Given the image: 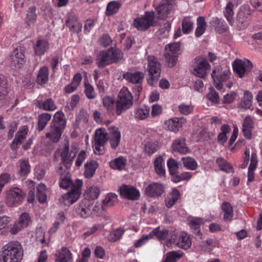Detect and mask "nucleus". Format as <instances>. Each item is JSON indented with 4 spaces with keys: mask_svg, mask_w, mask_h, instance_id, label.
Wrapping results in <instances>:
<instances>
[{
    "mask_svg": "<svg viewBox=\"0 0 262 262\" xmlns=\"http://www.w3.org/2000/svg\"><path fill=\"white\" fill-rule=\"evenodd\" d=\"M24 255L21 245L16 241L5 245L0 252V262H21Z\"/></svg>",
    "mask_w": 262,
    "mask_h": 262,
    "instance_id": "obj_1",
    "label": "nucleus"
},
{
    "mask_svg": "<svg viewBox=\"0 0 262 262\" xmlns=\"http://www.w3.org/2000/svg\"><path fill=\"white\" fill-rule=\"evenodd\" d=\"M98 167V164L96 161L90 160L87 161L84 165V174L85 178H90L92 177Z\"/></svg>",
    "mask_w": 262,
    "mask_h": 262,
    "instance_id": "obj_32",
    "label": "nucleus"
},
{
    "mask_svg": "<svg viewBox=\"0 0 262 262\" xmlns=\"http://www.w3.org/2000/svg\"><path fill=\"white\" fill-rule=\"evenodd\" d=\"M164 190L165 187L162 184L154 182L145 188L144 193L148 197L156 198L161 196Z\"/></svg>",
    "mask_w": 262,
    "mask_h": 262,
    "instance_id": "obj_16",
    "label": "nucleus"
},
{
    "mask_svg": "<svg viewBox=\"0 0 262 262\" xmlns=\"http://www.w3.org/2000/svg\"><path fill=\"white\" fill-rule=\"evenodd\" d=\"M163 161V158L161 156H159L156 158L154 161V168L155 171L157 174L161 177L164 176L165 174Z\"/></svg>",
    "mask_w": 262,
    "mask_h": 262,
    "instance_id": "obj_48",
    "label": "nucleus"
},
{
    "mask_svg": "<svg viewBox=\"0 0 262 262\" xmlns=\"http://www.w3.org/2000/svg\"><path fill=\"white\" fill-rule=\"evenodd\" d=\"M150 233L152 238L155 236L160 241L166 239L172 241V232L167 229H161L160 227H158L154 229Z\"/></svg>",
    "mask_w": 262,
    "mask_h": 262,
    "instance_id": "obj_21",
    "label": "nucleus"
},
{
    "mask_svg": "<svg viewBox=\"0 0 262 262\" xmlns=\"http://www.w3.org/2000/svg\"><path fill=\"white\" fill-rule=\"evenodd\" d=\"M187 120L184 118L174 117L166 120L165 124L168 130L178 133L180 129L186 123Z\"/></svg>",
    "mask_w": 262,
    "mask_h": 262,
    "instance_id": "obj_18",
    "label": "nucleus"
},
{
    "mask_svg": "<svg viewBox=\"0 0 262 262\" xmlns=\"http://www.w3.org/2000/svg\"><path fill=\"white\" fill-rule=\"evenodd\" d=\"M103 105L110 113H113L116 108V101L113 97L105 96L102 99Z\"/></svg>",
    "mask_w": 262,
    "mask_h": 262,
    "instance_id": "obj_45",
    "label": "nucleus"
},
{
    "mask_svg": "<svg viewBox=\"0 0 262 262\" xmlns=\"http://www.w3.org/2000/svg\"><path fill=\"white\" fill-rule=\"evenodd\" d=\"M51 118V114L48 113H43L40 114L37 118V130L39 132L43 130Z\"/></svg>",
    "mask_w": 262,
    "mask_h": 262,
    "instance_id": "obj_33",
    "label": "nucleus"
},
{
    "mask_svg": "<svg viewBox=\"0 0 262 262\" xmlns=\"http://www.w3.org/2000/svg\"><path fill=\"white\" fill-rule=\"evenodd\" d=\"M133 104V96L128 88L123 86L119 92L116 101V113L118 116L129 109Z\"/></svg>",
    "mask_w": 262,
    "mask_h": 262,
    "instance_id": "obj_3",
    "label": "nucleus"
},
{
    "mask_svg": "<svg viewBox=\"0 0 262 262\" xmlns=\"http://www.w3.org/2000/svg\"><path fill=\"white\" fill-rule=\"evenodd\" d=\"M176 244L182 249H189L191 245V242L188 234L186 233H181Z\"/></svg>",
    "mask_w": 262,
    "mask_h": 262,
    "instance_id": "obj_40",
    "label": "nucleus"
},
{
    "mask_svg": "<svg viewBox=\"0 0 262 262\" xmlns=\"http://www.w3.org/2000/svg\"><path fill=\"white\" fill-rule=\"evenodd\" d=\"M34 48L37 55H42L48 50L49 44L48 42L45 39H39L37 41Z\"/></svg>",
    "mask_w": 262,
    "mask_h": 262,
    "instance_id": "obj_34",
    "label": "nucleus"
},
{
    "mask_svg": "<svg viewBox=\"0 0 262 262\" xmlns=\"http://www.w3.org/2000/svg\"><path fill=\"white\" fill-rule=\"evenodd\" d=\"M10 64L15 68H20L25 62V54L21 47L15 48L11 53L9 58Z\"/></svg>",
    "mask_w": 262,
    "mask_h": 262,
    "instance_id": "obj_14",
    "label": "nucleus"
},
{
    "mask_svg": "<svg viewBox=\"0 0 262 262\" xmlns=\"http://www.w3.org/2000/svg\"><path fill=\"white\" fill-rule=\"evenodd\" d=\"M252 63L248 59H236L232 63L234 72L239 78L245 76L246 73L250 71L252 68Z\"/></svg>",
    "mask_w": 262,
    "mask_h": 262,
    "instance_id": "obj_11",
    "label": "nucleus"
},
{
    "mask_svg": "<svg viewBox=\"0 0 262 262\" xmlns=\"http://www.w3.org/2000/svg\"><path fill=\"white\" fill-rule=\"evenodd\" d=\"M182 256L181 251H171L167 253L166 258L162 262H176Z\"/></svg>",
    "mask_w": 262,
    "mask_h": 262,
    "instance_id": "obj_52",
    "label": "nucleus"
},
{
    "mask_svg": "<svg viewBox=\"0 0 262 262\" xmlns=\"http://www.w3.org/2000/svg\"><path fill=\"white\" fill-rule=\"evenodd\" d=\"M108 139V137L107 134L104 129L99 128L96 130L95 138V142L105 144Z\"/></svg>",
    "mask_w": 262,
    "mask_h": 262,
    "instance_id": "obj_49",
    "label": "nucleus"
},
{
    "mask_svg": "<svg viewBox=\"0 0 262 262\" xmlns=\"http://www.w3.org/2000/svg\"><path fill=\"white\" fill-rule=\"evenodd\" d=\"M123 77L130 83L141 84L143 81L144 75L140 72H126L123 75Z\"/></svg>",
    "mask_w": 262,
    "mask_h": 262,
    "instance_id": "obj_27",
    "label": "nucleus"
},
{
    "mask_svg": "<svg viewBox=\"0 0 262 262\" xmlns=\"http://www.w3.org/2000/svg\"><path fill=\"white\" fill-rule=\"evenodd\" d=\"M48 190L46 186L42 183L39 184L37 187V198L40 203H44L47 199Z\"/></svg>",
    "mask_w": 262,
    "mask_h": 262,
    "instance_id": "obj_43",
    "label": "nucleus"
},
{
    "mask_svg": "<svg viewBox=\"0 0 262 262\" xmlns=\"http://www.w3.org/2000/svg\"><path fill=\"white\" fill-rule=\"evenodd\" d=\"M147 70L150 77L147 79V83L150 85L155 84L161 76V64L158 59L154 56L147 57Z\"/></svg>",
    "mask_w": 262,
    "mask_h": 262,
    "instance_id": "obj_4",
    "label": "nucleus"
},
{
    "mask_svg": "<svg viewBox=\"0 0 262 262\" xmlns=\"http://www.w3.org/2000/svg\"><path fill=\"white\" fill-rule=\"evenodd\" d=\"M127 160L123 157H119L109 163L110 166L113 169L122 170L126 166Z\"/></svg>",
    "mask_w": 262,
    "mask_h": 262,
    "instance_id": "obj_37",
    "label": "nucleus"
},
{
    "mask_svg": "<svg viewBox=\"0 0 262 262\" xmlns=\"http://www.w3.org/2000/svg\"><path fill=\"white\" fill-rule=\"evenodd\" d=\"M119 190L121 196L129 200H137L140 196L139 191L130 185H123L120 187Z\"/></svg>",
    "mask_w": 262,
    "mask_h": 262,
    "instance_id": "obj_15",
    "label": "nucleus"
},
{
    "mask_svg": "<svg viewBox=\"0 0 262 262\" xmlns=\"http://www.w3.org/2000/svg\"><path fill=\"white\" fill-rule=\"evenodd\" d=\"M66 25L74 33H78L81 31L82 24L76 15H70L66 20Z\"/></svg>",
    "mask_w": 262,
    "mask_h": 262,
    "instance_id": "obj_24",
    "label": "nucleus"
},
{
    "mask_svg": "<svg viewBox=\"0 0 262 262\" xmlns=\"http://www.w3.org/2000/svg\"><path fill=\"white\" fill-rule=\"evenodd\" d=\"M82 184L81 180H76L71 191L62 195V202L66 205H72L77 201L81 194Z\"/></svg>",
    "mask_w": 262,
    "mask_h": 262,
    "instance_id": "obj_6",
    "label": "nucleus"
},
{
    "mask_svg": "<svg viewBox=\"0 0 262 262\" xmlns=\"http://www.w3.org/2000/svg\"><path fill=\"white\" fill-rule=\"evenodd\" d=\"M23 198L21 190L17 187H14L8 191L6 203L10 207L16 206L23 200Z\"/></svg>",
    "mask_w": 262,
    "mask_h": 262,
    "instance_id": "obj_12",
    "label": "nucleus"
},
{
    "mask_svg": "<svg viewBox=\"0 0 262 262\" xmlns=\"http://www.w3.org/2000/svg\"><path fill=\"white\" fill-rule=\"evenodd\" d=\"M257 165V158L256 153L252 152L251 156L250 164L248 172V182H251L254 179V172Z\"/></svg>",
    "mask_w": 262,
    "mask_h": 262,
    "instance_id": "obj_31",
    "label": "nucleus"
},
{
    "mask_svg": "<svg viewBox=\"0 0 262 262\" xmlns=\"http://www.w3.org/2000/svg\"><path fill=\"white\" fill-rule=\"evenodd\" d=\"M117 200V195L114 193H109L103 201L102 209L105 210V206H112Z\"/></svg>",
    "mask_w": 262,
    "mask_h": 262,
    "instance_id": "obj_53",
    "label": "nucleus"
},
{
    "mask_svg": "<svg viewBox=\"0 0 262 262\" xmlns=\"http://www.w3.org/2000/svg\"><path fill=\"white\" fill-rule=\"evenodd\" d=\"M58 152L60 155L61 163L65 166L64 169H68L71 167L76 156L75 152H69V144L68 143H66L62 148L58 149Z\"/></svg>",
    "mask_w": 262,
    "mask_h": 262,
    "instance_id": "obj_13",
    "label": "nucleus"
},
{
    "mask_svg": "<svg viewBox=\"0 0 262 262\" xmlns=\"http://www.w3.org/2000/svg\"><path fill=\"white\" fill-rule=\"evenodd\" d=\"M66 119L62 111L57 112L54 115L51 125L64 130L66 126Z\"/></svg>",
    "mask_w": 262,
    "mask_h": 262,
    "instance_id": "obj_25",
    "label": "nucleus"
},
{
    "mask_svg": "<svg viewBox=\"0 0 262 262\" xmlns=\"http://www.w3.org/2000/svg\"><path fill=\"white\" fill-rule=\"evenodd\" d=\"M154 13L153 12H146L141 16L136 18L134 20V26L140 31H145L154 25Z\"/></svg>",
    "mask_w": 262,
    "mask_h": 262,
    "instance_id": "obj_7",
    "label": "nucleus"
},
{
    "mask_svg": "<svg viewBox=\"0 0 262 262\" xmlns=\"http://www.w3.org/2000/svg\"><path fill=\"white\" fill-rule=\"evenodd\" d=\"M172 150L182 154H186L189 151L188 147L186 146L185 139L181 137L174 140L171 145Z\"/></svg>",
    "mask_w": 262,
    "mask_h": 262,
    "instance_id": "obj_23",
    "label": "nucleus"
},
{
    "mask_svg": "<svg viewBox=\"0 0 262 262\" xmlns=\"http://www.w3.org/2000/svg\"><path fill=\"white\" fill-rule=\"evenodd\" d=\"M180 113L184 115H188L193 111L194 107L190 104L182 103L178 107Z\"/></svg>",
    "mask_w": 262,
    "mask_h": 262,
    "instance_id": "obj_58",
    "label": "nucleus"
},
{
    "mask_svg": "<svg viewBox=\"0 0 262 262\" xmlns=\"http://www.w3.org/2000/svg\"><path fill=\"white\" fill-rule=\"evenodd\" d=\"M30 166L28 161L23 160L20 162V174L26 176L30 172Z\"/></svg>",
    "mask_w": 262,
    "mask_h": 262,
    "instance_id": "obj_63",
    "label": "nucleus"
},
{
    "mask_svg": "<svg viewBox=\"0 0 262 262\" xmlns=\"http://www.w3.org/2000/svg\"><path fill=\"white\" fill-rule=\"evenodd\" d=\"M194 64L192 71L193 74L199 78H205L208 74L207 71L210 68L207 60L201 57H198L195 59Z\"/></svg>",
    "mask_w": 262,
    "mask_h": 262,
    "instance_id": "obj_10",
    "label": "nucleus"
},
{
    "mask_svg": "<svg viewBox=\"0 0 262 262\" xmlns=\"http://www.w3.org/2000/svg\"><path fill=\"white\" fill-rule=\"evenodd\" d=\"M110 137H108L111 146L113 149H116L119 145L121 140V133L118 127L115 126H111L108 128Z\"/></svg>",
    "mask_w": 262,
    "mask_h": 262,
    "instance_id": "obj_20",
    "label": "nucleus"
},
{
    "mask_svg": "<svg viewBox=\"0 0 262 262\" xmlns=\"http://www.w3.org/2000/svg\"><path fill=\"white\" fill-rule=\"evenodd\" d=\"M150 108L148 106L142 105L136 108L134 111V116L136 119L144 120L149 115Z\"/></svg>",
    "mask_w": 262,
    "mask_h": 262,
    "instance_id": "obj_35",
    "label": "nucleus"
},
{
    "mask_svg": "<svg viewBox=\"0 0 262 262\" xmlns=\"http://www.w3.org/2000/svg\"><path fill=\"white\" fill-rule=\"evenodd\" d=\"M230 71L226 68L223 69L220 66L216 67L212 71L211 77L214 82L215 88L220 90L223 88L222 83L226 81L229 78Z\"/></svg>",
    "mask_w": 262,
    "mask_h": 262,
    "instance_id": "obj_8",
    "label": "nucleus"
},
{
    "mask_svg": "<svg viewBox=\"0 0 262 262\" xmlns=\"http://www.w3.org/2000/svg\"><path fill=\"white\" fill-rule=\"evenodd\" d=\"M196 25L197 27L195 31V35L196 37H199L204 34L206 29L207 24L205 18L202 16L199 17L197 18Z\"/></svg>",
    "mask_w": 262,
    "mask_h": 262,
    "instance_id": "obj_46",
    "label": "nucleus"
},
{
    "mask_svg": "<svg viewBox=\"0 0 262 262\" xmlns=\"http://www.w3.org/2000/svg\"><path fill=\"white\" fill-rule=\"evenodd\" d=\"M151 238V234L150 233L148 234H144L135 243L134 246L137 248H140L147 243Z\"/></svg>",
    "mask_w": 262,
    "mask_h": 262,
    "instance_id": "obj_59",
    "label": "nucleus"
},
{
    "mask_svg": "<svg viewBox=\"0 0 262 262\" xmlns=\"http://www.w3.org/2000/svg\"><path fill=\"white\" fill-rule=\"evenodd\" d=\"M216 163L221 170L226 173H233L234 172V168L232 164L223 158H218L216 160Z\"/></svg>",
    "mask_w": 262,
    "mask_h": 262,
    "instance_id": "obj_36",
    "label": "nucleus"
},
{
    "mask_svg": "<svg viewBox=\"0 0 262 262\" xmlns=\"http://www.w3.org/2000/svg\"><path fill=\"white\" fill-rule=\"evenodd\" d=\"M176 0H162L156 9L157 17L161 19H165L171 17L176 7Z\"/></svg>",
    "mask_w": 262,
    "mask_h": 262,
    "instance_id": "obj_5",
    "label": "nucleus"
},
{
    "mask_svg": "<svg viewBox=\"0 0 262 262\" xmlns=\"http://www.w3.org/2000/svg\"><path fill=\"white\" fill-rule=\"evenodd\" d=\"M28 132V128L26 126H24L19 129L11 145L12 149H15L17 148V145L20 144L21 141L26 138Z\"/></svg>",
    "mask_w": 262,
    "mask_h": 262,
    "instance_id": "obj_28",
    "label": "nucleus"
},
{
    "mask_svg": "<svg viewBox=\"0 0 262 262\" xmlns=\"http://www.w3.org/2000/svg\"><path fill=\"white\" fill-rule=\"evenodd\" d=\"M63 130L50 124L49 130L46 133V137L53 142H57L61 137Z\"/></svg>",
    "mask_w": 262,
    "mask_h": 262,
    "instance_id": "obj_29",
    "label": "nucleus"
},
{
    "mask_svg": "<svg viewBox=\"0 0 262 262\" xmlns=\"http://www.w3.org/2000/svg\"><path fill=\"white\" fill-rule=\"evenodd\" d=\"M121 6V3L118 1H111L107 5L106 9V15H112L116 13Z\"/></svg>",
    "mask_w": 262,
    "mask_h": 262,
    "instance_id": "obj_50",
    "label": "nucleus"
},
{
    "mask_svg": "<svg viewBox=\"0 0 262 262\" xmlns=\"http://www.w3.org/2000/svg\"><path fill=\"white\" fill-rule=\"evenodd\" d=\"M233 4L231 2H229L226 7L224 11V15L226 17L228 21L232 25L234 22L233 19Z\"/></svg>",
    "mask_w": 262,
    "mask_h": 262,
    "instance_id": "obj_54",
    "label": "nucleus"
},
{
    "mask_svg": "<svg viewBox=\"0 0 262 262\" xmlns=\"http://www.w3.org/2000/svg\"><path fill=\"white\" fill-rule=\"evenodd\" d=\"M254 127V122L252 118L248 116L244 119L242 130L244 137L250 139L252 137V131Z\"/></svg>",
    "mask_w": 262,
    "mask_h": 262,
    "instance_id": "obj_22",
    "label": "nucleus"
},
{
    "mask_svg": "<svg viewBox=\"0 0 262 262\" xmlns=\"http://www.w3.org/2000/svg\"><path fill=\"white\" fill-rule=\"evenodd\" d=\"M11 221L10 217L6 215L0 216V235L3 234L4 229Z\"/></svg>",
    "mask_w": 262,
    "mask_h": 262,
    "instance_id": "obj_61",
    "label": "nucleus"
},
{
    "mask_svg": "<svg viewBox=\"0 0 262 262\" xmlns=\"http://www.w3.org/2000/svg\"><path fill=\"white\" fill-rule=\"evenodd\" d=\"M36 106L45 111L53 112L57 108L54 101L52 98H48L45 101H37Z\"/></svg>",
    "mask_w": 262,
    "mask_h": 262,
    "instance_id": "obj_30",
    "label": "nucleus"
},
{
    "mask_svg": "<svg viewBox=\"0 0 262 262\" xmlns=\"http://www.w3.org/2000/svg\"><path fill=\"white\" fill-rule=\"evenodd\" d=\"M204 223L203 219L199 217H193L189 221V226L192 229H194L198 233L200 232L199 227L201 224Z\"/></svg>",
    "mask_w": 262,
    "mask_h": 262,
    "instance_id": "obj_57",
    "label": "nucleus"
},
{
    "mask_svg": "<svg viewBox=\"0 0 262 262\" xmlns=\"http://www.w3.org/2000/svg\"><path fill=\"white\" fill-rule=\"evenodd\" d=\"M158 150V145L156 143L148 142L146 144L145 151L148 155H151Z\"/></svg>",
    "mask_w": 262,
    "mask_h": 262,
    "instance_id": "obj_64",
    "label": "nucleus"
},
{
    "mask_svg": "<svg viewBox=\"0 0 262 262\" xmlns=\"http://www.w3.org/2000/svg\"><path fill=\"white\" fill-rule=\"evenodd\" d=\"M183 166L187 169L194 170L198 167L196 161L191 157H185L181 159Z\"/></svg>",
    "mask_w": 262,
    "mask_h": 262,
    "instance_id": "obj_44",
    "label": "nucleus"
},
{
    "mask_svg": "<svg viewBox=\"0 0 262 262\" xmlns=\"http://www.w3.org/2000/svg\"><path fill=\"white\" fill-rule=\"evenodd\" d=\"M18 221L24 228H27L32 222L31 216L28 212H23L20 215Z\"/></svg>",
    "mask_w": 262,
    "mask_h": 262,
    "instance_id": "obj_55",
    "label": "nucleus"
},
{
    "mask_svg": "<svg viewBox=\"0 0 262 262\" xmlns=\"http://www.w3.org/2000/svg\"><path fill=\"white\" fill-rule=\"evenodd\" d=\"M193 25V21L191 17L187 16L184 17L182 21V32L184 34H189L192 31Z\"/></svg>",
    "mask_w": 262,
    "mask_h": 262,
    "instance_id": "obj_51",
    "label": "nucleus"
},
{
    "mask_svg": "<svg viewBox=\"0 0 262 262\" xmlns=\"http://www.w3.org/2000/svg\"><path fill=\"white\" fill-rule=\"evenodd\" d=\"M124 230L121 228H118L111 232L108 236V239L111 242H116L118 240L124 233Z\"/></svg>",
    "mask_w": 262,
    "mask_h": 262,
    "instance_id": "obj_56",
    "label": "nucleus"
},
{
    "mask_svg": "<svg viewBox=\"0 0 262 262\" xmlns=\"http://www.w3.org/2000/svg\"><path fill=\"white\" fill-rule=\"evenodd\" d=\"M167 166L169 173L171 174H175L178 170L177 162L173 159H169L167 161Z\"/></svg>",
    "mask_w": 262,
    "mask_h": 262,
    "instance_id": "obj_62",
    "label": "nucleus"
},
{
    "mask_svg": "<svg viewBox=\"0 0 262 262\" xmlns=\"http://www.w3.org/2000/svg\"><path fill=\"white\" fill-rule=\"evenodd\" d=\"M100 193L99 188L96 186H91L86 188L84 192V196L86 200H93L98 198Z\"/></svg>",
    "mask_w": 262,
    "mask_h": 262,
    "instance_id": "obj_38",
    "label": "nucleus"
},
{
    "mask_svg": "<svg viewBox=\"0 0 262 262\" xmlns=\"http://www.w3.org/2000/svg\"><path fill=\"white\" fill-rule=\"evenodd\" d=\"M222 209L224 213V219L226 222H231L233 217V210L228 202H224L222 205Z\"/></svg>",
    "mask_w": 262,
    "mask_h": 262,
    "instance_id": "obj_39",
    "label": "nucleus"
},
{
    "mask_svg": "<svg viewBox=\"0 0 262 262\" xmlns=\"http://www.w3.org/2000/svg\"><path fill=\"white\" fill-rule=\"evenodd\" d=\"M122 58L123 53L120 50L111 48L99 53L96 58V64L99 68H103L113 62H118Z\"/></svg>",
    "mask_w": 262,
    "mask_h": 262,
    "instance_id": "obj_2",
    "label": "nucleus"
},
{
    "mask_svg": "<svg viewBox=\"0 0 262 262\" xmlns=\"http://www.w3.org/2000/svg\"><path fill=\"white\" fill-rule=\"evenodd\" d=\"M180 198L179 191L176 188L173 189L172 192L167 195L165 201L166 206L168 208H171Z\"/></svg>",
    "mask_w": 262,
    "mask_h": 262,
    "instance_id": "obj_42",
    "label": "nucleus"
},
{
    "mask_svg": "<svg viewBox=\"0 0 262 262\" xmlns=\"http://www.w3.org/2000/svg\"><path fill=\"white\" fill-rule=\"evenodd\" d=\"M165 49L164 56L166 62L167 63L168 67H172L176 63L180 50V45L178 43L167 45Z\"/></svg>",
    "mask_w": 262,
    "mask_h": 262,
    "instance_id": "obj_9",
    "label": "nucleus"
},
{
    "mask_svg": "<svg viewBox=\"0 0 262 262\" xmlns=\"http://www.w3.org/2000/svg\"><path fill=\"white\" fill-rule=\"evenodd\" d=\"M252 100L253 96L252 93L248 91H245L239 104V107L244 110L250 108L252 103Z\"/></svg>",
    "mask_w": 262,
    "mask_h": 262,
    "instance_id": "obj_41",
    "label": "nucleus"
},
{
    "mask_svg": "<svg viewBox=\"0 0 262 262\" xmlns=\"http://www.w3.org/2000/svg\"><path fill=\"white\" fill-rule=\"evenodd\" d=\"M66 169H63L60 165L57 169V172L60 174L59 179V186L61 188L67 189L70 186H73V183L71 181L70 176L68 172H67Z\"/></svg>",
    "mask_w": 262,
    "mask_h": 262,
    "instance_id": "obj_19",
    "label": "nucleus"
},
{
    "mask_svg": "<svg viewBox=\"0 0 262 262\" xmlns=\"http://www.w3.org/2000/svg\"><path fill=\"white\" fill-rule=\"evenodd\" d=\"M54 262H73V256L68 248L62 247L57 250L54 255Z\"/></svg>",
    "mask_w": 262,
    "mask_h": 262,
    "instance_id": "obj_17",
    "label": "nucleus"
},
{
    "mask_svg": "<svg viewBox=\"0 0 262 262\" xmlns=\"http://www.w3.org/2000/svg\"><path fill=\"white\" fill-rule=\"evenodd\" d=\"M49 78L48 68L47 67H42L38 72L37 77V82L38 84L42 85L46 84Z\"/></svg>",
    "mask_w": 262,
    "mask_h": 262,
    "instance_id": "obj_47",
    "label": "nucleus"
},
{
    "mask_svg": "<svg viewBox=\"0 0 262 262\" xmlns=\"http://www.w3.org/2000/svg\"><path fill=\"white\" fill-rule=\"evenodd\" d=\"M91 204L89 201L86 200H82L76 208V212L81 217L86 218L91 213Z\"/></svg>",
    "mask_w": 262,
    "mask_h": 262,
    "instance_id": "obj_26",
    "label": "nucleus"
},
{
    "mask_svg": "<svg viewBox=\"0 0 262 262\" xmlns=\"http://www.w3.org/2000/svg\"><path fill=\"white\" fill-rule=\"evenodd\" d=\"M85 90L84 93L88 99H92L95 98L96 93L94 88L89 83L84 82Z\"/></svg>",
    "mask_w": 262,
    "mask_h": 262,
    "instance_id": "obj_60",
    "label": "nucleus"
}]
</instances>
